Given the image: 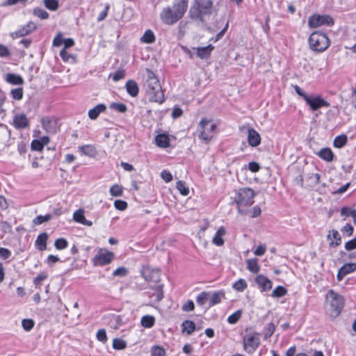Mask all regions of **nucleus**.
Returning a JSON list of instances; mask_svg holds the SVG:
<instances>
[{"instance_id": "f257e3e1", "label": "nucleus", "mask_w": 356, "mask_h": 356, "mask_svg": "<svg viewBox=\"0 0 356 356\" xmlns=\"http://www.w3.org/2000/svg\"><path fill=\"white\" fill-rule=\"evenodd\" d=\"M187 8L188 0H175L172 6L163 8L160 19L166 25L175 24L184 17Z\"/></svg>"}, {"instance_id": "f03ea898", "label": "nucleus", "mask_w": 356, "mask_h": 356, "mask_svg": "<svg viewBox=\"0 0 356 356\" xmlns=\"http://www.w3.org/2000/svg\"><path fill=\"white\" fill-rule=\"evenodd\" d=\"M143 81L144 88L149 95V100L159 104L163 103L164 95L159 81L154 73L150 70L146 69Z\"/></svg>"}, {"instance_id": "7ed1b4c3", "label": "nucleus", "mask_w": 356, "mask_h": 356, "mask_svg": "<svg viewBox=\"0 0 356 356\" xmlns=\"http://www.w3.org/2000/svg\"><path fill=\"white\" fill-rule=\"evenodd\" d=\"M255 193L250 188H241L236 191L234 202L236 204L238 212L245 215L248 208L253 204Z\"/></svg>"}, {"instance_id": "20e7f679", "label": "nucleus", "mask_w": 356, "mask_h": 356, "mask_svg": "<svg viewBox=\"0 0 356 356\" xmlns=\"http://www.w3.org/2000/svg\"><path fill=\"white\" fill-rule=\"evenodd\" d=\"M308 42L310 49L318 53L325 51L330 44L328 37L320 31L313 32L309 38Z\"/></svg>"}, {"instance_id": "39448f33", "label": "nucleus", "mask_w": 356, "mask_h": 356, "mask_svg": "<svg viewBox=\"0 0 356 356\" xmlns=\"http://www.w3.org/2000/svg\"><path fill=\"white\" fill-rule=\"evenodd\" d=\"M216 125L206 118H202L198 124V138L200 140L209 141L216 133Z\"/></svg>"}, {"instance_id": "423d86ee", "label": "nucleus", "mask_w": 356, "mask_h": 356, "mask_svg": "<svg viewBox=\"0 0 356 356\" xmlns=\"http://www.w3.org/2000/svg\"><path fill=\"white\" fill-rule=\"evenodd\" d=\"M326 300L330 304L331 315L334 317L339 316L344 305L343 297L330 289L326 294Z\"/></svg>"}, {"instance_id": "0eeeda50", "label": "nucleus", "mask_w": 356, "mask_h": 356, "mask_svg": "<svg viewBox=\"0 0 356 356\" xmlns=\"http://www.w3.org/2000/svg\"><path fill=\"white\" fill-rule=\"evenodd\" d=\"M212 6L211 0H195V5L190 9V15L193 19H198L203 14L210 13Z\"/></svg>"}, {"instance_id": "6e6552de", "label": "nucleus", "mask_w": 356, "mask_h": 356, "mask_svg": "<svg viewBox=\"0 0 356 356\" xmlns=\"http://www.w3.org/2000/svg\"><path fill=\"white\" fill-rule=\"evenodd\" d=\"M243 348L249 354H252L260 344L259 334H246L243 339Z\"/></svg>"}, {"instance_id": "1a4fd4ad", "label": "nucleus", "mask_w": 356, "mask_h": 356, "mask_svg": "<svg viewBox=\"0 0 356 356\" xmlns=\"http://www.w3.org/2000/svg\"><path fill=\"white\" fill-rule=\"evenodd\" d=\"M334 21L332 18L327 15H313L308 19V26L311 29H316L323 25H333Z\"/></svg>"}, {"instance_id": "9d476101", "label": "nucleus", "mask_w": 356, "mask_h": 356, "mask_svg": "<svg viewBox=\"0 0 356 356\" xmlns=\"http://www.w3.org/2000/svg\"><path fill=\"white\" fill-rule=\"evenodd\" d=\"M114 259V254L112 252L101 250L93 259L95 266H105L110 264Z\"/></svg>"}, {"instance_id": "9b49d317", "label": "nucleus", "mask_w": 356, "mask_h": 356, "mask_svg": "<svg viewBox=\"0 0 356 356\" xmlns=\"http://www.w3.org/2000/svg\"><path fill=\"white\" fill-rule=\"evenodd\" d=\"M42 128L49 134H54L60 129L58 119L55 117H44L42 118Z\"/></svg>"}, {"instance_id": "f8f14e48", "label": "nucleus", "mask_w": 356, "mask_h": 356, "mask_svg": "<svg viewBox=\"0 0 356 356\" xmlns=\"http://www.w3.org/2000/svg\"><path fill=\"white\" fill-rule=\"evenodd\" d=\"M305 102L313 111H317L321 107L330 106V103L323 99L320 95L305 97Z\"/></svg>"}, {"instance_id": "ddd939ff", "label": "nucleus", "mask_w": 356, "mask_h": 356, "mask_svg": "<svg viewBox=\"0 0 356 356\" xmlns=\"http://www.w3.org/2000/svg\"><path fill=\"white\" fill-rule=\"evenodd\" d=\"M37 29L36 24L32 22H29L26 24L19 27L16 31L10 33V37L13 39L25 36L33 32Z\"/></svg>"}, {"instance_id": "4468645a", "label": "nucleus", "mask_w": 356, "mask_h": 356, "mask_svg": "<svg viewBox=\"0 0 356 356\" xmlns=\"http://www.w3.org/2000/svg\"><path fill=\"white\" fill-rule=\"evenodd\" d=\"M247 140L249 145L252 147H257L261 143V136L253 128H248Z\"/></svg>"}, {"instance_id": "2eb2a0df", "label": "nucleus", "mask_w": 356, "mask_h": 356, "mask_svg": "<svg viewBox=\"0 0 356 356\" xmlns=\"http://www.w3.org/2000/svg\"><path fill=\"white\" fill-rule=\"evenodd\" d=\"M214 47L211 44L203 47H193L195 56L201 59H208Z\"/></svg>"}, {"instance_id": "dca6fc26", "label": "nucleus", "mask_w": 356, "mask_h": 356, "mask_svg": "<svg viewBox=\"0 0 356 356\" xmlns=\"http://www.w3.org/2000/svg\"><path fill=\"white\" fill-rule=\"evenodd\" d=\"M356 270V264L346 263L343 265L338 270L337 278L338 281H341L348 274L354 272Z\"/></svg>"}, {"instance_id": "f3484780", "label": "nucleus", "mask_w": 356, "mask_h": 356, "mask_svg": "<svg viewBox=\"0 0 356 356\" xmlns=\"http://www.w3.org/2000/svg\"><path fill=\"white\" fill-rule=\"evenodd\" d=\"M255 282L259 287L262 288L263 291H267L271 289L272 282L263 275H259L255 278Z\"/></svg>"}, {"instance_id": "a211bd4d", "label": "nucleus", "mask_w": 356, "mask_h": 356, "mask_svg": "<svg viewBox=\"0 0 356 356\" xmlns=\"http://www.w3.org/2000/svg\"><path fill=\"white\" fill-rule=\"evenodd\" d=\"M73 219L74 221L81 223L83 225L90 227L92 225L91 220L86 219L84 216V210L79 209L76 210L73 214Z\"/></svg>"}, {"instance_id": "6ab92c4d", "label": "nucleus", "mask_w": 356, "mask_h": 356, "mask_svg": "<svg viewBox=\"0 0 356 356\" xmlns=\"http://www.w3.org/2000/svg\"><path fill=\"white\" fill-rule=\"evenodd\" d=\"M226 234V229L224 227H220L216 232L212 243L217 246H222L224 245L225 241L223 236Z\"/></svg>"}, {"instance_id": "aec40b11", "label": "nucleus", "mask_w": 356, "mask_h": 356, "mask_svg": "<svg viewBox=\"0 0 356 356\" xmlns=\"http://www.w3.org/2000/svg\"><path fill=\"white\" fill-rule=\"evenodd\" d=\"M125 88L127 93L133 97L138 95L139 88L138 83L134 80L127 81L125 84Z\"/></svg>"}, {"instance_id": "412c9836", "label": "nucleus", "mask_w": 356, "mask_h": 356, "mask_svg": "<svg viewBox=\"0 0 356 356\" xmlns=\"http://www.w3.org/2000/svg\"><path fill=\"white\" fill-rule=\"evenodd\" d=\"M106 106L104 104H99L88 111V117L91 120H96L100 113L105 111Z\"/></svg>"}, {"instance_id": "4be33fe9", "label": "nucleus", "mask_w": 356, "mask_h": 356, "mask_svg": "<svg viewBox=\"0 0 356 356\" xmlns=\"http://www.w3.org/2000/svg\"><path fill=\"white\" fill-rule=\"evenodd\" d=\"M13 122L16 128L23 129L28 125L29 121L24 114H19L15 116Z\"/></svg>"}, {"instance_id": "5701e85b", "label": "nucleus", "mask_w": 356, "mask_h": 356, "mask_svg": "<svg viewBox=\"0 0 356 356\" xmlns=\"http://www.w3.org/2000/svg\"><path fill=\"white\" fill-rule=\"evenodd\" d=\"M155 142L157 146L165 148L170 145V138L165 134H160L155 137Z\"/></svg>"}, {"instance_id": "b1692460", "label": "nucleus", "mask_w": 356, "mask_h": 356, "mask_svg": "<svg viewBox=\"0 0 356 356\" xmlns=\"http://www.w3.org/2000/svg\"><path fill=\"white\" fill-rule=\"evenodd\" d=\"M6 81L12 85H23L24 83L23 78L20 75L13 73L6 74Z\"/></svg>"}, {"instance_id": "393cba45", "label": "nucleus", "mask_w": 356, "mask_h": 356, "mask_svg": "<svg viewBox=\"0 0 356 356\" xmlns=\"http://www.w3.org/2000/svg\"><path fill=\"white\" fill-rule=\"evenodd\" d=\"M47 239L48 234L46 232L42 233L38 236L35 245L40 250L43 251L46 250Z\"/></svg>"}, {"instance_id": "a878e982", "label": "nucleus", "mask_w": 356, "mask_h": 356, "mask_svg": "<svg viewBox=\"0 0 356 356\" xmlns=\"http://www.w3.org/2000/svg\"><path fill=\"white\" fill-rule=\"evenodd\" d=\"M317 155L322 159L330 162L333 160L334 154L330 148L325 147L322 148L318 153Z\"/></svg>"}, {"instance_id": "bb28decb", "label": "nucleus", "mask_w": 356, "mask_h": 356, "mask_svg": "<svg viewBox=\"0 0 356 356\" xmlns=\"http://www.w3.org/2000/svg\"><path fill=\"white\" fill-rule=\"evenodd\" d=\"M156 40L155 35L154 32L147 29L145 31L143 35L140 38V41L143 43L146 44H152L154 43Z\"/></svg>"}, {"instance_id": "cd10ccee", "label": "nucleus", "mask_w": 356, "mask_h": 356, "mask_svg": "<svg viewBox=\"0 0 356 356\" xmlns=\"http://www.w3.org/2000/svg\"><path fill=\"white\" fill-rule=\"evenodd\" d=\"M142 275L147 281L153 280L154 277L155 282L159 280V271H150L148 268L143 270Z\"/></svg>"}, {"instance_id": "c85d7f7f", "label": "nucleus", "mask_w": 356, "mask_h": 356, "mask_svg": "<svg viewBox=\"0 0 356 356\" xmlns=\"http://www.w3.org/2000/svg\"><path fill=\"white\" fill-rule=\"evenodd\" d=\"M246 263H247V268L251 273H257L259 271L260 267L258 264V261L257 259H248Z\"/></svg>"}, {"instance_id": "c756f323", "label": "nucleus", "mask_w": 356, "mask_h": 356, "mask_svg": "<svg viewBox=\"0 0 356 356\" xmlns=\"http://www.w3.org/2000/svg\"><path fill=\"white\" fill-rule=\"evenodd\" d=\"M141 325L145 328H150L154 326L155 323V318L150 315H145L141 318Z\"/></svg>"}, {"instance_id": "7c9ffc66", "label": "nucleus", "mask_w": 356, "mask_h": 356, "mask_svg": "<svg viewBox=\"0 0 356 356\" xmlns=\"http://www.w3.org/2000/svg\"><path fill=\"white\" fill-rule=\"evenodd\" d=\"M224 296L225 293L222 291L213 293L210 298L209 306L212 307L216 304L220 303L221 301V298H223Z\"/></svg>"}, {"instance_id": "2f4dec72", "label": "nucleus", "mask_w": 356, "mask_h": 356, "mask_svg": "<svg viewBox=\"0 0 356 356\" xmlns=\"http://www.w3.org/2000/svg\"><path fill=\"white\" fill-rule=\"evenodd\" d=\"M327 238L329 239L333 238L336 241L335 242L330 243V245H332L338 246L341 243V238L337 230L332 229V231H330Z\"/></svg>"}, {"instance_id": "473e14b6", "label": "nucleus", "mask_w": 356, "mask_h": 356, "mask_svg": "<svg viewBox=\"0 0 356 356\" xmlns=\"http://www.w3.org/2000/svg\"><path fill=\"white\" fill-rule=\"evenodd\" d=\"M347 142H348V137H347V136L344 135V134H342V135L337 136L334 138V140L333 141V145L337 148H341L344 145H346Z\"/></svg>"}, {"instance_id": "72a5a7b5", "label": "nucleus", "mask_w": 356, "mask_h": 356, "mask_svg": "<svg viewBox=\"0 0 356 356\" xmlns=\"http://www.w3.org/2000/svg\"><path fill=\"white\" fill-rule=\"evenodd\" d=\"M183 332H186L188 334H191L195 330V324L191 321H185L182 323Z\"/></svg>"}, {"instance_id": "f704fd0d", "label": "nucleus", "mask_w": 356, "mask_h": 356, "mask_svg": "<svg viewBox=\"0 0 356 356\" xmlns=\"http://www.w3.org/2000/svg\"><path fill=\"white\" fill-rule=\"evenodd\" d=\"M51 218L52 216L50 213L46 214L44 216L39 215L33 220V223L35 225H39L42 224L43 222H48Z\"/></svg>"}, {"instance_id": "c9c22d12", "label": "nucleus", "mask_w": 356, "mask_h": 356, "mask_svg": "<svg viewBox=\"0 0 356 356\" xmlns=\"http://www.w3.org/2000/svg\"><path fill=\"white\" fill-rule=\"evenodd\" d=\"M247 282L243 279L238 280L232 285L233 289L239 292L243 291L247 288Z\"/></svg>"}, {"instance_id": "e433bc0d", "label": "nucleus", "mask_w": 356, "mask_h": 356, "mask_svg": "<svg viewBox=\"0 0 356 356\" xmlns=\"http://www.w3.org/2000/svg\"><path fill=\"white\" fill-rule=\"evenodd\" d=\"M33 14L34 16L41 19H47L49 17V13L40 8H35L33 10Z\"/></svg>"}, {"instance_id": "4c0bfd02", "label": "nucleus", "mask_w": 356, "mask_h": 356, "mask_svg": "<svg viewBox=\"0 0 356 356\" xmlns=\"http://www.w3.org/2000/svg\"><path fill=\"white\" fill-rule=\"evenodd\" d=\"M44 6L51 11H56L59 7V3L57 0H44Z\"/></svg>"}, {"instance_id": "58836bf2", "label": "nucleus", "mask_w": 356, "mask_h": 356, "mask_svg": "<svg viewBox=\"0 0 356 356\" xmlns=\"http://www.w3.org/2000/svg\"><path fill=\"white\" fill-rule=\"evenodd\" d=\"M110 193L113 197L122 196L123 193V188L118 184L113 185L110 188Z\"/></svg>"}, {"instance_id": "ea45409f", "label": "nucleus", "mask_w": 356, "mask_h": 356, "mask_svg": "<svg viewBox=\"0 0 356 356\" xmlns=\"http://www.w3.org/2000/svg\"><path fill=\"white\" fill-rule=\"evenodd\" d=\"M60 56L65 62L73 63L75 61V57L72 54L67 52V51L65 49H62L60 51Z\"/></svg>"}, {"instance_id": "a19ab883", "label": "nucleus", "mask_w": 356, "mask_h": 356, "mask_svg": "<svg viewBox=\"0 0 356 356\" xmlns=\"http://www.w3.org/2000/svg\"><path fill=\"white\" fill-rule=\"evenodd\" d=\"M287 290L282 286H277L272 292V296L274 298H280L285 296Z\"/></svg>"}, {"instance_id": "79ce46f5", "label": "nucleus", "mask_w": 356, "mask_h": 356, "mask_svg": "<svg viewBox=\"0 0 356 356\" xmlns=\"http://www.w3.org/2000/svg\"><path fill=\"white\" fill-rule=\"evenodd\" d=\"M176 187L182 195L186 196L189 194V188L187 186H186L185 183L184 181H178L177 182Z\"/></svg>"}, {"instance_id": "37998d69", "label": "nucleus", "mask_w": 356, "mask_h": 356, "mask_svg": "<svg viewBox=\"0 0 356 356\" xmlns=\"http://www.w3.org/2000/svg\"><path fill=\"white\" fill-rule=\"evenodd\" d=\"M113 347L115 350H123L127 347V343L123 339L115 338L113 341Z\"/></svg>"}, {"instance_id": "c03bdc74", "label": "nucleus", "mask_w": 356, "mask_h": 356, "mask_svg": "<svg viewBox=\"0 0 356 356\" xmlns=\"http://www.w3.org/2000/svg\"><path fill=\"white\" fill-rule=\"evenodd\" d=\"M241 310H237L236 312H235L234 313L228 316L227 322L230 324H235L241 318Z\"/></svg>"}, {"instance_id": "a18cd8bd", "label": "nucleus", "mask_w": 356, "mask_h": 356, "mask_svg": "<svg viewBox=\"0 0 356 356\" xmlns=\"http://www.w3.org/2000/svg\"><path fill=\"white\" fill-rule=\"evenodd\" d=\"M110 108L115 110L119 113H125L127 110V107L124 104L122 103H112L110 105Z\"/></svg>"}, {"instance_id": "49530a36", "label": "nucleus", "mask_w": 356, "mask_h": 356, "mask_svg": "<svg viewBox=\"0 0 356 356\" xmlns=\"http://www.w3.org/2000/svg\"><path fill=\"white\" fill-rule=\"evenodd\" d=\"M12 97L15 100H21L23 98V88H17L12 89L10 91Z\"/></svg>"}, {"instance_id": "de8ad7c7", "label": "nucleus", "mask_w": 356, "mask_h": 356, "mask_svg": "<svg viewBox=\"0 0 356 356\" xmlns=\"http://www.w3.org/2000/svg\"><path fill=\"white\" fill-rule=\"evenodd\" d=\"M275 330L274 323H268L264 327V336L266 338H268L273 335Z\"/></svg>"}, {"instance_id": "09e8293b", "label": "nucleus", "mask_w": 356, "mask_h": 356, "mask_svg": "<svg viewBox=\"0 0 356 356\" xmlns=\"http://www.w3.org/2000/svg\"><path fill=\"white\" fill-rule=\"evenodd\" d=\"M165 350L159 346H154L152 348V356H165Z\"/></svg>"}, {"instance_id": "8fccbe9b", "label": "nucleus", "mask_w": 356, "mask_h": 356, "mask_svg": "<svg viewBox=\"0 0 356 356\" xmlns=\"http://www.w3.org/2000/svg\"><path fill=\"white\" fill-rule=\"evenodd\" d=\"M209 293L203 291L200 293L196 298V302L198 305L202 306L204 305L207 300H208Z\"/></svg>"}, {"instance_id": "3c124183", "label": "nucleus", "mask_w": 356, "mask_h": 356, "mask_svg": "<svg viewBox=\"0 0 356 356\" xmlns=\"http://www.w3.org/2000/svg\"><path fill=\"white\" fill-rule=\"evenodd\" d=\"M54 245L57 250H63L67 247L68 242L66 239L60 238L56 240Z\"/></svg>"}, {"instance_id": "603ef678", "label": "nucleus", "mask_w": 356, "mask_h": 356, "mask_svg": "<svg viewBox=\"0 0 356 356\" xmlns=\"http://www.w3.org/2000/svg\"><path fill=\"white\" fill-rule=\"evenodd\" d=\"M47 277V275L45 273H41L38 274L33 280V283L35 287L38 288L40 286L42 281L46 280Z\"/></svg>"}, {"instance_id": "864d4df0", "label": "nucleus", "mask_w": 356, "mask_h": 356, "mask_svg": "<svg viewBox=\"0 0 356 356\" xmlns=\"http://www.w3.org/2000/svg\"><path fill=\"white\" fill-rule=\"evenodd\" d=\"M97 339L100 342L105 343L107 341V335L104 329H100L97 331L96 334Z\"/></svg>"}, {"instance_id": "5fc2aeb1", "label": "nucleus", "mask_w": 356, "mask_h": 356, "mask_svg": "<svg viewBox=\"0 0 356 356\" xmlns=\"http://www.w3.org/2000/svg\"><path fill=\"white\" fill-rule=\"evenodd\" d=\"M81 149L84 154L90 156H94V154L95 153L94 147H92V145H89L82 146L81 147Z\"/></svg>"}, {"instance_id": "6e6d98bb", "label": "nucleus", "mask_w": 356, "mask_h": 356, "mask_svg": "<svg viewBox=\"0 0 356 356\" xmlns=\"http://www.w3.org/2000/svg\"><path fill=\"white\" fill-rule=\"evenodd\" d=\"M110 76L112 77V79L114 81H118L125 76V71L124 70H119L117 72H115L113 75H110Z\"/></svg>"}, {"instance_id": "4d7b16f0", "label": "nucleus", "mask_w": 356, "mask_h": 356, "mask_svg": "<svg viewBox=\"0 0 356 356\" xmlns=\"http://www.w3.org/2000/svg\"><path fill=\"white\" fill-rule=\"evenodd\" d=\"M22 325L24 330L30 331L34 326V321L31 319H23Z\"/></svg>"}, {"instance_id": "13d9d810", "label": "nucleus", "mask_w": 356, "mask_h": 356, "mask_svg": "<svg viewBox=\"0 0 356 356\" xmlns=\"http://www.w3.org/2000/svg\"><path fill=\"white\" fill-rule=\"evenodd\" d=\"M114 207L118 210L124 211L127 208V203L124 200H116L114 202Z\"/></svg>"}, {"instance_id": "bf43d9fd", "label": "nucleus", "mask_w": 356, "mask_h": 356, "mask_svg": "<svg viewBox=\"0 0 356 356\" xmlns=\"http://www.w3.org/2000/svg\"><path fill=\"white\" fill-rule=\"evenodd\" d=\"M31 147L33 150L39 152H41L44 148V146L41 143V141H40L39 140H33L31 142Z\"/></svg>"}, {"instance_id": "052dcab7", "label": "nucleus", "mask_w": 356, "mask_h": 356, "mask_svg": "<svg viewBox=\"0 0 356 356\" xmlns=\"http://www.w3.org/2000/svg\"><path fill=\"white\" fill-rule=\"evenodd\" d=\"M128 270L124 267H119L113 273V276L124 277L127 275Z\"/></svg>"}, {"instance_id": "680f3d73", "label": "nucleus", "mask_w": 356, "mask_h": 356, "mask_svg": "<svg viewBox=\"0 0 356 356\" xmlns=\"http://www.w3.org/2000/svg\"><path fill=\"white\" fill-rule=\"evenodd\" d=\"M10 54L9 49L6 46L0 44V57L7 58L9 57Z\"/></svg>"}, {"instance_id": "e2e57ef3", "label": "nucleus", "mask_w": 356, "mask_h": 356, "mask_svg": "<svg viewBox=\"0 0 356 356\" xmlns=\"http://www.w3.org/2000/svg\"><path fill=\"white\" fill-rule=\"evenodd\" d=\"M195 305L191 300H188L186 303L182 305V310L184 312H191L194 310Z\"/></svg>"}, {"instance_id": "0e129e2a", "label": "nucleus", "mask_w": 356, "mask_h": 356, "mask_svg": "<svg viewBox=\"0 0 356 356\" xmlns=\"http://www.w3.org/2000/svg\"><path fill=\"white\" fill-rule=\"evenodd\" d=\"M11 256V252L7 248L0 247V258L7 259Z\"/></svg>"}, {"instance_id": "69168bd1", "label": "nucleus", "mask_w": 356, "mask_h": 356, "mask_svg": "<svg viewBox=\"0 0 356 356\" xmlns=\"http://www.w3.org/2000/svg\"><path fill=\"white\" fill-rule=\"evenodd\" d=\"M64 38L61 33H58L53 40V45L55 47H59L63 44Z\"/></svg>"}, {"instance_id": "338daca9", "label": "nucleus", "mask_w": 356, "mask_h": 356, "mask_svg": "<svg viewBox=\"0 0 356 356\" xmlns=\"http://www.w3.org/2000/svg\"><path fill=\"white\" fill-rule=\"evenodd\" d=\"M353 230H354L353 229V227L350 224L347 223L342 228L341 232L343 233L346 234L347 236H351L353 234Z\"/></svg>"}, {"instance_id": "774afa93", "label": "nucleus", "mask_w": 356, "mask_h": 356, "mask_svg": "<svg viewBox=\"0 0 356 356\" xmlns=\"http://www.w3.org/2000/svg\"><path fill=\"white\" fill-rule=\"evenodd\" d=\"M346 250L350 251L356 248V238L348 241L345 244Z\"/></svg>"}]
</instances>
